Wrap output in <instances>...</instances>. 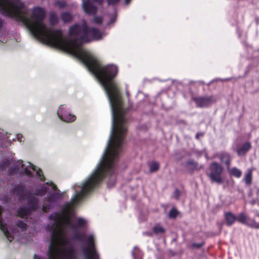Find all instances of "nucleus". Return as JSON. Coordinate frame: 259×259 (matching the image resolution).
I'll use <instances>...</instances> for the list:
<instances>
[{
	"label": "nucleus",
	"instance_id": "72a5a7b5",
	"mask_svg": "<svg viewBox=\"0 0 259 259\" xmlns=\"http://www.w3.org/2000/svg\"><path fill=\"white\" fill-rule=\"evenodd\" d=\"M5 137H8V136H5L3 133L0 132V148H4L6 146L5 141L6 139Z\"/></svg>",
	"mask_w": 259,
	"mask_h": 259
},
{
	"label": "nucleus",
	"instance_id": "f8f14e48",
	"mask_svg": "<svg viewBox=\"0 0 259 259\" xmlns=\"http://www.w3.org/2000/svg\"><path fill=\"white\" fill-rule=\"evenodd\" d=\"M14 191L20 199H24L25 197H27L30 194L29 191L27 190L24 186L20 185L14 187Z\"/></svg>",
	"mask_w": 259,
	"mask_h": 259
},
{
	"label": "nucleus",
	"instance_id": "603ef678",
	"mask_svg": "<svg viewBox=\"0 0 259 259\" xmlns=\"http://www.w3.org/2000/svg\"><path fill=\"white\" fill-rule=\"evenodd\" d=\"M198 136H198V134H197L196 135V137L197 138H198Z\"/></svg>",
	"mask_w": 259,
	"mask_h": 259
},
{
	"label": "nucleus",
	"instance_id": "c9c22d12",
	"mask_svg": "<svg viewBox=\"0 0 259 259\" xmlns=\"http://www.w3.org/2000/svg\"><path fill=\"white\" fill-rule=\"evenodd\" d=\"M16 225L22 230H25L27 227V224L23 221L18 220L16 222Z\"/></svg>",
	"mask_w": 259,
	"mask_h": 259
},
{
	"label": "nucleus",
	"instance_id": "9b49d317",
	"mask_svg": "<svg viewBox=\"0 0 259 259\" xmlns=\"http://www.w3.org/2000/svg\"><path fill=\"white\" fill-rule=\"evenodd\" d=\"M82 8L84 12L88 14H95L97 11V7L90 0H83Z\"/></svg>",
	"mask_w": 259,
	"mask_h": 259
},
{
	"label": "nucleus",
	"instance_id": "20e7f679",
	"mask_svg": "<svg viewBox=\"0 0 259 259\" xmlns=\"http://www.w3.org/2000/svg\"><path fill=\"white\" fill-rule=\"evenodd\" d=\"M59 233L54 229L51 234V241L47 255L49 259H77L75 251L72 246L59 251L58 245Z\"/></svg>",
	"mask_w": 259,
	"mask_h": 259
},
{
	"label": "nucleus",
	"instance_id": "58836bf2",
	"mask_svg": "<svg viewBox=\"0 0 259 259\" xmlns=\"http://www.w3.org/2000/svg\"><path fill=\"white\" fill-rule=\"evenodd\" d=\"M93 21L95 24H101L103 23V19L102 17L100 16H95L93 19Z\"/></svg>",
	"mask_w": 259,
	"mask_h": 259
},
{
	"label": "nucleus",
	"instance_id": "4be33fe9",
	"mask_svg": "<svg viewBox=\"0 0 259 259\" xmlns=\"http://www.w3.org/2000/svg\"><path fill=\"white\" fill-rule=\"evenodd\" d=\"M24 164L22 160H18L17 162L14 165V167H11L9 170L10 174H13L18 171L21 168H23Z\"/></svg>",
	"mask_w": 259,
	"mask_h": 259
},
{
	"label": "nucleus",
	"instance_id": "1a4fd4ad",
	"mask_svg": "<svg viewBox=\"0 0 259 259\" xmlns=\"http://www.w3.org/2000/svg\"><path fill=\"white\" fill-rule=\"evenodd\" d=\"M237 221L251 228L259 229V223H257L255 220L249 218L243 212L240 213L237 216Z\"/></svg>",
	"mask_w": 259,
	"mask_h": 259
},
{
	"label": "nucleus",
	"instance_id": "8fccbe9b",
	"mask_svg": "<svg viewBox=\"0 0 259 259\" xmlns=\"http://www.w3.org/2000/svg\"><path fill=\"white\" fill-rule=\"evenodd\" d=\"M131 0H124V3L126 5H128L130 3Z\"/></svg>",
	"mask_w": 259,
	"mask_h": 259
},
{
	"label": "nucleus",
	"instance_id": "3c124183",
	"mask_svg": "<svg viewBox=\"0 0 259 259\" xmlns=\"http://www.w3.org/2000/svg\"><path fill=\"white\" fill-rule=\"evenodd\" d=\"M115 21V18H112L111 19V23H113Z\"/></svg>",
	"mask_w": 259,
	"mask_h": 259
},
{
	"label": "nucleus",
	"instance_id": "393cba45",
	"mask_svg": "<svg viewBox=\"0 0 259 259\" xmlns=\"http://www.w3.org/2000/svg\"><path fill=\"white\" fill-rule=\"evenodd\" d=\"M132 253L134 259H142V252L138 247H135Z\"/></svg>",
	"mask_w": 259,
	"mask_h": 259
},
{
	"label": "nucleus",
	"instance_id": "5701e85b",
	"mask_svg": "<svg viewBox=\"0 0 259 259\" xmlns=\"http://www.w3.org/2000/svg\"><path fill=\"white\" fill-rule=\"evenodd\" d=\"M47 188L45 186H42L39 189H35L33 192V195L36 196H42L47 193Z\"/></svg>",
	"mask_w": 259,
	"mask_h": 259
},
{
	"label": "nucleus",
	"instance_id": "4c0bfd02",
	"mask_svg": "<svg viewBox=\"0 0 259 259\" xmlns=\"http://www.w3.org/2000/svg\"><path fill=\"white\" fill-rule=\"evenodd\" d=\"M55 5L57 6L60 9H63L66 6L67 4L65 1H57L55 3Z\"/></svg>",
	"mask_w": 259,
	"mask_h": 259
},
{
	"label": "nucleus",
	"instance_id": "412c9836",
	"mask_svg": "<svg viewBox=\"0 0 259 259\" xmlns=\"http://www.w3.org/2000/svg\"><path fill=\"white\" fill-rule=\"evenodd\" d=\"M229 175L237 178H239L242 176V171L236 167H232L229 170Z\"/></svg>",
	"mask_w": 259,
	"mask_h": 259
},
{
	"label": "nucleus",
	"instance_id": "39448f33",
	"mask_svg": "<svg viewBox=\"0 0 259 259\" xmlns=\"http://www.w3.org/2000/svg\"><path fill=\"white\" fill-rule=\"evenodd\" d=\"M209 173L206 175L209 178L212 182L221 184L223 182L222 174L223 171V168L222 165L217 162L211 163L209 167Z\"/></svg>",
	"mask_w": 259,
	"mask_h": 259
},
{
	"label": "nucleus",
	"instance_id": "ea45409f",
	"mask_svg": "<svg viewBox=\"0 0 259 259\" xmlns=\"http://www.w3.org/2000/svg\"><path fill=\"white\" fill-rule=\"evenodd\" d=\"M49 219L51 220L57 222L58 221L59 214L57 212H55L50 214Z\"/></svg>",
	"mask_w": 259,
	"mask_h": 259
},
{
	"label": "nucleus",
	"instance_id": "c756f323",
	"mask_svg": "<svg viewBox=\"0 0 259 259\" xmlns=\"http://www.w3.org/2000/svg\"><path fill=\"white\" fill-rule=\"evenodd\" d=\"M64 223L66 226L70 227L72 230L76 231L75 225L72 223L70 215L66 216Z\"/></svg>",
	"mask_w": 259,
	"mask_h": 259
},
{
	"label": "nucleus",
	"instance_id": "2f4dec72",
	"mask_svg": "<svg viewBox=\"0 0 259 259\" xmlns=\"http://www.w3.org/2000/svg\"><path fill=\"white\" fill-rule=\"evenodd\" d=\"M159 168V164L157 162H152L150 165V172H154L158 170Z\"/></svg>",
	"mask_w": 259,
	"mask_h": 259
},
{
	"label": "nucleus",
	"instance_id": "b1692460",
	"mask_svg": "<svg viewBox=\"0 0 259 259\" xmlns=\"http://www.w3.org/2000/svg\"><path fill=\"white\" fill-rule=\"evenodd\" d=\"M36 167L35 165L32 164L31 163H29V165L24 169V172L25 174L29 176H32V172L31 171L30 169L35 171L36 170Z\"/></svg>",
	"mask_w": 259,
	"mask_h": 259
},
{
	"label": "nucleus",
	"instance_id": "de8ad7c7",
	"mask_svg": "<svg viewBox=\"0 0 259 259\" xmlns=\"http://www.w3.org/2000/svg\"><path fill=\"white\" fill-rule=\"evenodd\" d=\"M34 259H47L45 257H41L40 256H39V255H37L36 254H34Z\"/></svg>",
	"mask_w": 259,
	"mask_h": 259
},
{
	"label": "nucleus",
	"instance_id": "f03ea898",
	"mask_svg": "<svg viewBox=\"0 0 259 259\" xmlns=\"http://www.w3.org/2000/svg\"><path fill=\"white\" fill-rule=\"evenodd\" d=\"M126 132L127 127L112 125L111 138L101 161L93 174L83 183L80 192L76 193L70 202L65 204L62 210L63 214L71 215L73 205L79 203L98 187L106 176L114 174Z\"/></svg>",
	"mask_w": 259,
	"mask_h": 259
},
{
	"label": "nucleus",
	"instance_id": "6e6552de",
	"mask_svg": "<svg viewBox=\"0 0 259 259\" xmlns=\"http://www.w3.org/2000/svg\"><path fill=\"white\" fill-rule=\"evenodd\" d=\"M196 106L200 108H207L216 102V99L212 96H195L192 98Z\"/></svg>",
	"mask_w": 259,
	"mask_h": 259
},
{
	"label": "nucleus",
	"instance_id": "79ce46f5",
	"mask_svg": "<svg viewBox=\"0 0 259 259\" xmlns=\"http://www.w3.org/2000/svg\"><path fill=\"white\" fill-rule=\"evenodd\" d=\"M204 244V242L200 243H194L192 244V246L195 248H200L202 246H203Z\"/></svg>",
	"mask_w": 259,
	"mask_h": 259
},
{
	"label": "nucleus",
	"instance_id": "dca6fc26",
	"mask_svg": "<svg viewBox=\"0 0 259 259\" xmlns=\"http://www.w3.org/2000/svg\"><path fill=\"white\" fill-rule=\"evenodd\" d=\"M17 215L22 219L27 218L28 215L31 214L32 211L26 206L20 207L18 208Z\"/></svg>",
	"mask_w": 259,
	"mask_h": 259
},
{
	"label": "nucleus",
	"instance_id": "ddd939ff",
	"mask_svg": "<svg viewBox=\"0 0 259 259\" xmlns=\"http://www.w3.org/2000/svg\"><path fill=\"white\" fill-rule=\"evenodd\" d=\"M27 207L32 211L34 212L36 210L38 205V200L37 198L30 195L27 197Z\"/></svg>",
	"mask_w": 259,
	"mask_h": 259
},
{
	"label": "nucleus",
	"instance_id": "a19ab883",
	"mask_svg": "<svg viewBox=\"0 0 259 259\" xmlns=\"http://www.w3.org/2000/svg\"><path fill=\"white\" fill-rule=\"evenodd\" d=\"M46 184L51 186L53 190L60 192V190L57 188V186L53 182H48L46 183Z\"/></svg>",
	"mask_w": 259,
	"mask_h": 259
},
{
	"label": "nucleus",
	"instance_id": "a211bd4d",
	"mask_svg": "<svg viewBox=\"0 0 259 259\" xmlns=\"http://www.w3.org/2000/svg\"><path fill=\"white\" fill-rule=\"evenodd\" d=\"M219 158L220 160L224 162L227 167L229 168L231 164V156L229 153L227 152H222L219 155Z\"/></svg>",
	"mask_w": 259,
	"mask_h": 259
},
{
	"label": "nucleus",
	"instance_id": "49530a36",
	"mask_svg": "<svg viewBox=\"0 0 259 259\" xmlns=\"http://www.w3.org/2000/svg\"><path fill=\"white\" fill-rule=\"evenodd\" d=\"M7 162H4L2 163H0V168L3 169L7 165Z\"/></svg>",
	"mask_w": 259,
	"mask_h": 259
},
{
	"label": "nucleus",
	"instance_id": "f257e3e1",
	"mask_svg": "<svg viewBox=\"0 0 259 259\" xmlns=\"http://www.w3.org/2000/svg\"><path fill=\"white\" fill-rule=\"evenodd\" d=\"M32 17L37 19L31 33L37 39L47 44L68 53L80 60L100 81L105 89L111 103L113 114V125L126 127L125 114L128 109L123 108V101L117 84L113 80L118 73V68L113 64L103 66L89 52L82 50L83 42L101 39L102 32L97 28L88 27L86 24H75L69 28V34L75 36L67 39L60 29H52L44 23L45 10L40 7L32 10Z\"/></svg>",
	"mask_w": 259,
	"mask_h": 259
},
{
	"label": "nucleus",
	"instance_id": "a878e982",
	"mask_svg": "<svg viewBox=\"0 0 259 259\" xmlns=\"http://www.w3.org/2000/svg\"><path fill=\"white\" fill-rule=\"evenodd\" d=\"M86 235L84 233L80 234L75 232L72 235V238L76 241H83Z\"/></svg>",
	"mask_w": 259,
	"mask_h": 259
},
{
	"label": "nucleus",
	"instance_id": "cd10ccee",
	"mask_svg": "<svg viewBox=\"0 0 259 259\" xmlns=\"http://www.w3.org/2000/svg\"><path fill=\"white\" fill-rule=\"evenodd\" d=\"M58 17L55 12L50 14V22L52 25H55L58 22Z\"/></svg>",
	"mask_w": 259,
	"mask_h": 259
},
{
	"label": "nucleus",
	"instance_id": "09e8293b",
	"mask_svg": "<svg viewBox=\"0 0 259 259\" xmlns=\"http://www.w3.org/2000/svg\"><path fill=\"white\" fill-rule=\"evenodd\" d=\"M21 137L22 138L23 137V136L22 135H21L20 134H17V138L20 141V142L22 141L20 139V137Z\"/></svg>",
	"mask_w": 259,
	"mask_h": 259
},
{
	"label": "nucleus",
	"instance_id": "7c9ffc66",
	"mask_svg": "<svg viewBox=\"0 0 259 259\" xmlns=\"http://www.w3.org/2000/svg\"><path fill=\"white\" fill-rule=\"evenodd\" d=\"M54 229H56L59 233V240L58 242V245L60 243L61 245L64 246L68 245L69 243V242L68 240L66 238H64L61 237V231L59 230H58L56 228H53V231L54 230Z\"/></svg>",
	"mask_w": 259,
	"mask_h": 259
},
{
	"label": "nucleus",
	"instance_id": "aec40b11",
	"mask_svg": "<svg viewBox=\"0 0 259 259\" xmlns=\"http://www.w3.org/2000/svg\"><path fill=\"white\" fill-rule=\"evenodd\" d=\"M246 185H250L252 181V169L249 168L247 169L243 179Z\"/></svg>",
	"mask_w": 259,
	"mask_h": 259
},
{
	"label": "nucleus",
	"instance_id": "4468645a",
	"mask_svg": "<svg viewBox=\"0 0 259 259\" xmlns=\"http://www.w3.org/2000/svg\"><path fill=\"white\" fill-rule=\"evenodd\" d=\"M2 208L0 206V229L3 232L5 237L7 238V239L11 242L14 239L13 235L11 234L7 228V225L3 223L2 220Z\"/></svg>",
	"mask_w": 259,
	"mask_h": 259
},
{
	"label": "nucleus",
	"instance_id": "473e14b6",
	"mask_svg": "<svg viewBox=\"0 0 259 259\" xmlns=\"http://www.w3.org/2000/svg\"><path fill=\"white\" fill-rule=\"evenodd\" d=\"M153 231L155 234H162L165 232V229L159 225H155L153 228Z\"/></svg>",
	"mask_w": 259,
	"mask_h": 259
},
{
	"label": "nucleus",
	"instance_id": "e433bc0d",
	"mask_svg": "<svg viewBox=\"0 0 259 259\" xmlns=\"http://www.w3.org/2000/svg\"><path fill=\"white\" fill-rule=\"evenodd\" d=\"M36 176L39 178L41 181L44 182L46 180V178L43 174V172L40 169H38L36 171Z\"/></svg>",
	"mask_w": 259,
	"mask_h": 259
},
{
	"label": "nucleus",
	"instance_id": "f3484780",
	"mask_svg": "<svg viewBox=\"0 0 259 259\" xmlns=\"http://www.w3.org/2000/svg\"><path fill=\"white\" fill-rule=\"evenodd\" d=\"M251 148V145L249 142H247L244 143L241 147L237 149V153L238 155L239 156L245 155Z\"/></svg>",
	"mask_w": 259,
	"mask_h": 259
},
{
	"label": "nucleus",
	"instance_id": "6ab92c4d",
	"mask_svg": "<svg viewBox=\"0 0 259 259\" xmlns=\"http://www.w3.org/2000/svg\"><path fill=\"white\" fill-rule=\"evenodd\" d=\"M61 19L64 23H70L73 19V16L69 12H62L61 14Z\"/></svg>",
	"mask_w": 259,
	"mask_h": 259
},
{
	"label": "nucleus",
	"instance_id": "423d86ee",
	"mask_svg": "<svg viewBox=\"0 0 259 259\" xmlns=\"http://www.w3.org/2000/svg\"><path fill=\"white\" fill-rule=\"evenodd\" d=\"M86 242L88 244V247H84L82 248L85 259H99V255L95 248L94 236L90 235L88 237Z\"/></svg>",
	"mask_w": 259,
	"mask_h": 259
},
{
	"label": "nucleus",
	"instance_id": "c85d7f7f",
	"mask_svg": "<svg viewBox=\"0 0 259 259\" xmlns=\"http://www.w3.org/2000/svg\"><path fill=\"white\" fill-rule=\"evenodd\" d=\"M187 163L188 165H191L192 166V170L195 169V170H198L203 167L202 166H199L198 165V163L194 161L193 160H189L187 161Z\"/></svg>",
	"mask_w": 259,
	"mask_h": 259
},
{
	"label": "nucleus",
	"instance_id": "f704fd0d",
	"mask_svg": "<svg viewBox=\"0 0 259 259\" xmlns=\"http://www.w3.org/2000/svg\"><path fill=\"white\" fill-rule=\"evenodd\" d=\"M178 214V211L175 208H173L170 210L168 213L169 218L174 219L177 217Z\"/></svg>",
	"mask_w": 259,
	"mask_h": 259
},
{
	"label": "nucleus",
	"instance_id": "7ed1b4c3",
	"mask_svg": "<svg viewBox=\"0 0 259 259\" xmlns=\"http://www.w3.org/2000/svg\"><path fill=\"white\" fill-rule=\"evenodd\" d=\"M0 13L22 22L31 32L37 19L28 16V11L21 0H0Z\"/></svg>",
	"mask_w": 259,
	"mask_h": 259
},
{
	"label": "nucleus",
	"instance_id": "9d476101",
	"mask_svg": "<svg viewBox=\"0 0 259 259\" xmlns=\"http://www.w3.org/2000/svg\"><path fill=\"white\" fill-rule=\"evenodd\" d=\"M57 115L61 120L67 122H72L76 119V116L67 111L63 105L59 107L57 111Z\"/></svg>",
	"mask_w": 259,
	"mask_h": 259
},
{
	"label": "nucleus",
	"instance_id": "2eb2a0df",
	"mask_svg": "<svg viewBox=\"0 0 259 259\" xmlns=\"http://www.w3.org/2000/svg\"><path fill=\"white\" fill-rule=\"evenodd\" d=\"M224 217L228 226H231L237 221V216L230 211L226 212Z\"/></svg>",
	"mask_w": 259,
	"mask_h": 259
},
{
	"label": "nucleus",
	"instance_id": "c03bdc74",
	"mask_svg": "<svg viewBox=\"0 0 259 259\" xmlns=\"http://www.w3.org/2000/svg\"><path fill=\"white\" fill-rule=\"evenodd\" d=\"M180 195H181L180 191L178 189H176L174 192V195H175V198L177 200H178L179 199Z\"/></svg>",
	"mask_w": 259,
	"mask_h": 259
},
{
	"label": "nucleus",
	"instance_id": "37998d69",
	"mask_svg": "<svg viewBox=\"0 0 259 259\" xmlns=\"http://www.w3.org/2000/svg\"><path fill=\"white\" fill-rule=\"evenodd\" d=\"M119 1L120 0H107V4L109 6L117 4Z\"/></svg>",
	"mask_w": 259,
	"mask_h": 259
},
{
	"label": "nucleus",
	"instance_id": "a18cd8bd",
	"mask_svg": "<svg viewBox=\"0 0 259 259\" xmlns=\"http://www.w3.org/2000/svg\"><path fill=\"white\" fill-rule=\"evenodd\" d=\"M93 1L99 5H102L104 3V0H93Z\"/></svg>",
	"mask_w": 259,
	"mask_h": 259
},
{
	"label": "nucleus",
	"instance_id": "864d4df0",
	"mask_svg": "<svg viewBox=\"0 0 259 259\" xmlns=\"http://www.w3.org/2000/svg\"><path fill=\"white\" fill-rule=\"evenodd\" d=\"M256 216L259 217V213L256 214Z\"/></svg>",
	"mask_w": 259,
	"mask_h": 259
},
{
	"label": "nucleus",
	"instance_id": "0eeeda50",
	"mask_svg": "<svg viewBox=\"0 0 259 259\" xmlns=\"http://www.w3.org/2000/svg\"><path fill=\"white\" fill-rule=\"evenodd\" d=\"M63 197V194L59 192H54L44 198V204L42 210L48 212L53 207V205L57 203Z\"/></svg>",
	"mask_w": 259,
	"mask_h": 259
},
{
	"label": "nucleus",
	"instance_id": "bb28decb",
	"mask_svg": "<svg viewBox=\"0 0 259 259\" xmlns=\"http://www.w3.org/2000/svg\"><path fill=\"white\" fill-rule=\"evenodd\" d=\"M76 227V230L77 228H81L86 226L87 222L85 220L82 218H78L76 220V223L74 224Z\"/></svg>",
	"mask_w": 259,
	"mask_h": 259
}]
</instances>
